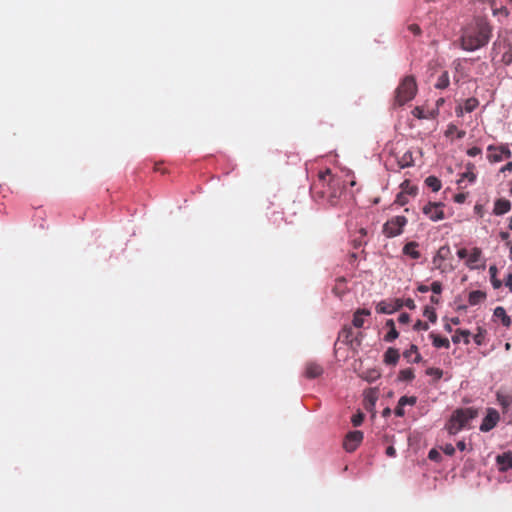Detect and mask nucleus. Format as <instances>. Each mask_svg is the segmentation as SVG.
I'll return each instance as SVG.
<instances>
[{"mask_svg": "<svg viewBox=\"0 0 512 512\" xmlns=\"http://www.w3.org/2000/svg\"><path fill=\"white\" fill-rule=\"evenodd\" d=\"M490 30L485 22L477 23L465 30L462 37V47L474 51L485 45L489 39Z\"/></svg>", "mask_w": 512, "mask_h": 512, "instance_id": "nucleus-1", "label": "nucleus"}, {"mask_svg": "<svg viewBox=\"0 0 512 512\" xmlns=\"http://www.w3.org/2000/svg\"><path fill=\"white\" fill-rule=\"evenodd\" d=\"M476 416V412L472 409L457 410L447 424V430L450 434L458 433L464 428L470 419Z\"/></svg>", "mask_w": 512, "mask_h": 512, "instance_id": "nucleus-2", "label": "nucleus"}, {"mask_svg": "<svg viewBox=\"0 0 512 512\" xmlns=\"http://www.w3.org/2000/svg\"><path fill=\"white\" fill-rule=\"evenodd\" d=\"M416 94V84L413 78L407 77L397 89V101L403 104L411 100Z\"/></svg>", "mask_w": 512, "mask_h": 512, "instance_id": "nucleus-3", "label": "nucleus"}, {"mask_svg": "<svg viewBox=\"0 0 512 512\" xmlns=\"http://www.w3.org/2000/svg\"><path fill=\"white\" fill-rule=\"evenodd\" d=\"M407 224V219L403 216H396L387 221L383 226V233L387 237H395L402 233L404 226Z\"/></svg>", "mask_w": 512, "mask_h": 512, "instance_id": "nucleus-4", "label": "nucleus"}, {"mask_svg": "<svg viewBox=\"0 0 512 512\" xmlns=\"http://www.w3.org/2000/svg\"><path fill=\"white\" fill-rule=\"evenodd\" d=\"M450 255V249L447 246H442L437 251L435 257L433 258V264L436 269H439L442 273L450 272L454 269V267L450 264L444 263L445 260Z\"/></svg>", "mask_w": 512, "mask_h": 512, "instance_id": "nucleus-5", "label": "nucleus"}, {"mask_svg": "<svg viewBox=\"0 0 512 512\" xmlns=\"http://www.w3.org/2000/svg\"><path fill=\"white\" fill-rule=\"evenodd\" d=\"M511 157V151L507 146H494L490 145L487 148V158L491 163L501 162L505 158Z\"/></svg>", "mask_w": 512, "mask_h": 512, "instance_id": "nucleus-6", "label": "nucleus"}, {"mask_svg": "<svg viewBox=\"0 0 512 512\" xmlns=\"http://www.w3.org/2000/svg\"><path fill=\"white\" fill-rule=\"evenodd\" d=\"M499 413L494 409H488L486 417L480 426V430L487 432L491 430L499 421Z\"/></svg>", "mask_w": 512, "mask_h": 512, "instance_id": "nucleus-7", "label": "nucleus"}, {"mask_svg": "<svg viewBox=\"0 0 512 512\" xmlns=\"http://www.w3.org/2000/svg\"><path fill=\"white\" fill-rule=\"evenodd\" d=\"M424 214H426L431 220L438 221L443 219L444 213L439 203H429L423 208Z\"/></svg>", "mask_w": 512, "mask_h": 512, "instance_id": "nucleus-8", "label": "nucleus"}, {"mask_svg": "<svg viewBox=\"0 0 512 512\" xmlns=\"http://www.w3.org/2000/svg\"><path fill=\"white\" fill-rule=\"evenodd\" d=\"M363 439V434L360 431L350 432L344 442V447L347 451H354Z\"/></svg>", "mask_w": 512, "mask_h": 512, "instance_id": "nucleus-9", "label": "nucleus"}, {"mask_svg": "<svg viewBox=\"0 0 512 512\" xmlns=\"http://www.w3.org/2000/svg\"><path fill=\"white\" fill-rule=\"evenodd\" d=\"M401 306V301L399 299H395L391 301H382L378 303L376 309L380 313L390 314L398 310Z\"/></svg>", "mask_w": 512, "mask_h": 512, "instance_id": "nucleus-10", "label": "nucleus"}, {"mask_svg": "<svg viewBox=\"0 0 512 512\" xmlns=\"http://www.w3.org/2000/svg\"><path fill=\"white\" fill-rule=\"evenodd\" d=\"M496 462L500 471H507L512 469V456L509 453H504L496 457Z\"/></svg>", "mask_w": 512, "mask_h": 512, "instance_id": "nucleus-11", "label": "nucleus"}, {"mask_svg": "<svg viewBox=\"0 0 512 512\" xmlns=\"http://www.w3.org/2000/svg\"><path fill=\"white\" fill-rule=\"evenodd\" d=\"M481 259V250L479 248H473L467 257L466 264L469 268L475 269L478 267V262Z\"/></svg>", "mask_w": 512, "mask_h": 512, "instance_id": "nucleus-12", "label": "nucleus"}, {"mask_svg": "<svg viewBox=\"0 0 512 512\" xmlns=\"http://www.w3.org/2000/svg\"><path fill=\"white\" fill-rule=\"evenodd\" d=\"M511 204L506 199H498L494 205V213L496 215H502L510 210Z\"/></svg>", "mask_w": 512, "mask_h": 512, "instance_id": "nucleus-13", "label": "nucleus"}, {"mask_svg": "<svg viewBox=\"0 0 512 512\" xmlns=\"http://www.w3.org/2000/svg\"><path fill=\"white\" fill-rule=\"evenodd\" d=\"M417 246H418V244L416 242L407 243L403 248L404 254H406L414 259L419 258L420 253L417 250Z\"/></svg>", "mask_w": 512, "mask_h": 512, "instance_id": "nucleus-14", "label": "nucleus"}, {"mask_svg": "<svg viewBox=\"0 0 512 512\" xmlns=\"http://www.w3.org/2000/svg\"><path fill=\"white\" fill-rule=\"evenodd\" d=\"M399 359V353L394 348H389L384 355V362L386 364L395 365Z\"/></svg>", "mask_w": 512, "mask_h": 512, "instance_id": "nucleus-15", "label": "nucleus"}, {"mask_svg": "<svg viewBox=\"0 0 512 512\" xmlns=\"http://www.w3.org/2000/svg\"><path fill=\"white\" fill-rule=\"evenodd\" d=\"M403 356L411 362H419L420 356L417 353V347L411 346V348L403 353Z\"/></svg>", "mask_w": 512, "mask_h": 512, "instance_id": "nucleus-16", "label": "nucleus"}, {"mask_svg": "<svg viewBox=\"0 0 512 512\" xmlns=\"http://www.w3.org/2000/svg\"><path fill=\"white\" fill-rule=\"evenodd\" d=\"M370 314L367 310H359L355 313L353 324L356 327H361L364 323V316H368Z\"/></svg>", "mask_w": 512, "mask_h": 512, "instance_id": "nucleus-17", "label": "nucleus"}, {"mask_svg": "<svg viewBox=\"0 0 512 512\" xmlns=\"http://www.w3.org/2000/svg\"><path fill=\"white\" fill-rule=\"evenodd\" d=\"M437 114V110L425 111L424 108H415L414 115L418 118H433Z\"/></svg>", "mask_w": 512, "mask_h": 512, "instance_id": "nucleus-18", "label": "nucleus"}, {"mask_svg": "<svg viewBox=\"0 0 512 512\" xmlns=\"http://www.w3.org/2000/svg\"><path fill=\"white\" fill-rule=\"evenodd\" d=\"M494 315L502 320L505 326H509L511 323L510 318L506 315L505 310L502 307H497L494 311Z\"/></svg>", "mask_w": 512, "mask_h": 512, "instance_id": "nucleus-19", "label": "nucleus"}, {"mask_svg": "<svg viewBox=\"0 0 512 512\" xmlns=\"http://www.w3.org/2000/svg\"><path fill=\"white\" fill-rule=\"evenodd\" d=\"M469 335H470V332L467 330H457L455 335L452 337V340L455 343H459L461 341V339H463L465 343H468Z\"/></svg>", "mask_w": 512, "mask_h": 512, "instance_id": "nucleus-20", "label": "nucleus"}, {"mask_svg": "<svg viewBox=\"0 0 512 512\" xmlns=\"http://www.w3.org/2000/svg\"><path fill=\"white\" fill-rule=\"evenodd\" d=\"M377 394L375 391L370 390L365 395V403L367 408H372L377 401Z\"/></svg>", "mask_w": 512, "mask_h": 512, "instance_id": "nucleus-21", "label": "nucleus"}, {"mask_svg": "<svg viewBox=\"0 0 512 512\" xmlns=\"http://www.w3.org/2000/svg\"><path fill=\"white\" fill-rule=\"evenodd\" d=\"M386 325L390 328V331L386 335L385 339L387 341H392V340L396 339L398 337V333H397V331L395 329V325H394L393 320H388Z\"/></svg>", "mask_w": 512, "mask_h": 512, "instance_id": "nucleus-22", "label": "nucleus"}, {"mask_svg": "<svg viewBox=\"0 0 512 512\" xmlns=\"http://www.w3.org/2000/svg\"><path fill=\"white\" fill-rule=\"evenodd\" d=\"M427 185L432 188L433 191H438L441 187L440 181L433 176H430L426 179Z\"/></svg>", "mask_w": 512, "mask_h": 512, "instance_id": "nucleus-23", "label": "nucleus"}, {"mask_svg": "<svg viewBox=\"0 0 512 512\" xmlns=\"http://www.w3.org/2000/svg\"><path fill=\"white\" fill-rule=\"evenodd\" d=\"M414 378V373L411 369L402 370L399 374V379L402 381H410Z\"/></svg>", "mask_w": 512, "mask_h": 512, "instance_id": "nucleus-24", "label": "nucleus"}, {"mask_svg": "<svg viewBox=\"0 0 512 512\" xmlns=\"http://www.w3.org/2000/svg\"><path fill=\"white\" fill-rule=\"evenodd\" d=\"M484 298V294L482 292H479V291H475V292H472L470 294V298H469V301L471 304H477L478 302H480L482 299Z\"/></svg>", "mask_w": 512, "mask_h": 512, "instance_id": "nucleus-25", "label": "nucleus"}, {"mask_svg": "<svg viewBox=\"0 0 512 512\" xmlns=\"http://www.w3.org/2000/svg\"><path fill=\"white\" fill-rule=\"evenodd\" d=\"M497 399H498L499 404H500L504 409H507V408H508V406H509V405H510V403H511V399H510V397L505 396V395L498 394V395H497Z\"/></svg>", "mask_w": 512, "mask_h": 512, "instance_id": "nucleus-26", "label": "nucleus"}, {"mask_svg": "<svg viewBox=\"0 0 512 512\" xmlns=\"http://www.w3.org/2000/svg\"><path fill=\"white\" fill-rule=\"evenodd\" d=\"M433 344L436 347H449V341L445 338H440L438 336H433Z\"/></svg>", "mask_w": 512, "mask_h": 512, "instance_id": "nucleus-27", "label": "nucleus"}, {"mask_svg": "<svg viewBox=\"0 0 512 512\" xmlns=\"http://www.w3.org/2000/svg\"><path fill=\"white\" fill-rule=\"evenodd\" d=\"M416 403L415 397H406L403 396L399 399V406H405V405H414Z\"/></svg>", "mask_w": 512, "mask_h": 512, "instance_id": "nucleus-28", "label": "nucleus"}, {"mask_svg": "<svg viewBox=\"0 0 512 512\" xmlns=\"http://www.w3.org/2000/svg\"><path fill=\"white\" fill-rule=\"evenodd\" d=\"M477 104H478L477 100H475V99H468L465 102L464 109H465L466 112H471V111H473L475 109Z\"/></svg>", "mask_w": 512, "mask_h": 512, "instance_id": "nucleus-29", "label": "nucleus"}, {"mask_svg": "<svg viewBox=\"0 0 512 512\" xmlns=\"http://www.w3.org/2000/svg\"><path fill=\"white\" fill-rule=\"evenodd\" d=\"M449 80L447 74H443L441 78L439 79L438 83L436 84L437 88H446L448 86Z\"/></svg>", "mask_w": 512, "mask_h": 512, "instance_id": "nucleus-30", "label": "nucleus"}, {"mask_svg": "<svg viewBox=\"0 0 512 512\" xmlns=\"http://www.w3.org/2000/svg\"><path fill=\"white\" fill-rule=\"evenodd\" d=\"M427 374L435 377L436 379H440L443 375V372L438 368H429L427 370Z\"/></svg>", "mask_w": 512, "mask_h": 512, "instance_id": "nucleus-31", "label": "nucleus"}, {"mask_svg": "<svg viewBox=\"0 0 512 512\" xmlns=\"http://www.w3.org/2000/svg\"><path fill=\"white\" fill-rule=\"evenodd\" d=\"M424 315L431 321V322H435L436 321V314L434 312L433 309L429 308V307H426L425 310H424Z\"/></svg>", "mask_w": 512, "mask_h": 512, "instance_id": "nucleus-32", "label": "nucleus"}, {"mask_svg": "<svg viewBox=\"0 0 512 512\" xmlns=\"http://www.w3.org/2000/svg\"><path fill=\"white\" fill-rule=\"evenodd\" d=\"M321 373H322V369L318 366L310 367L308 369V375H309V377H312V378L317 377Z\"/></svg>", "mask_w": 512, "mask_h": 512, "instance_id": "nucleus-33", "label": "nucleus"}, {"mask_svg": "<svg viewBox=\"0 0 512 512\" xmlns=\"http://www.w3.org/2000/svg\"><path fill=\"white\" fill-rule=\"evenodd\" d=\"M380 373L377 370L370 371L367 375H365V379L368 381H374L379 378Z\"/></svg>", "mask_w": 512, "mask_h": 512, "instance_id": "nucleus-34", "label": "nucleus"}, {"mask_svg": "<svg viewBox=\"0 0 512 512\" xmlns=\"http://www.w3.org/2000/svg\"><path fill=\"white\" fill-rule=\"evenodd\" d=\"M501 61L505 64H510L512 62V53L508 50L502 54Z\"/></svg>", "mask_w": 512, "mask_h": 512, "instance_id": "nucleus-35", "label": "nucleus"}, {"mask_svg": "<svg viewBox=\"0 0 512 512\" xmlns=\"http://www.w3.org/2000/svg\"><path fill=\"white\" fill-rule=\"evenodd\" d=\"M363 418H364V415L362 413H359L357 415H355L353 418H352V422L355 426H358L362 423L363 421Z\"/></svg>", "mask_w": 512, "mask_h": 512, "instance_id": "nucleus-36", "label": "nucleus"}, {"mask_svg": "<svg viewBox=\"0 0 512 512\" xmlns=\"http://www.w3.org/2000/svg\"><path fill=\"white\" fill-rule=\"evenodd\" d=\"M429 458H430L431 460H435V461H437V460H439V458H440V454H439V452H438V451H436L435 449H432V450L429 452Z\"/></svg>", "mask_w": 512, "mask_h": 512, "instance_id": "nucleus-37", "label": "nucleus"}, {"mask_svg": "<svg viewBox=\"0 0 512 512\" xmlns=\"http://www.w3.org/2000/svg\"><path fill=\"white\" fill-rule=\"evenodd\" d=\"M414 328L416 330H427L428 329V325L426 323H423L421 321H418L415 325H414Z\"/></svg>", "mask_w": 512, "mask_h": 512, "instance_id": "nucleus-38", "label": "nucleus"}, {"mask_svg": "<svg viewBox=\"0 0 512 512\" xmlns=\"http://www.w3.org/2000/svg\"><path fill=\"white\" fill-rule=\"evenodd\" d=\"M443 451L447 454V455H453L455 449L454 447L451 445V444H447L445 445V447L443 448Z\"/></svg>", "mask_w": 512, "mask_h": 512, "instance_id": "nucleus-39", "label": "nucleus"}, {"mask_svg": "<svg viewBox=\"0 0 512 512\" xmlns=\"http://www.w3.org/2000/svg\"><path fill=\"white\" fill-rule=\"evenodd\" d=\"M431 289L434 293H440L441 292V284L439 282H434L431 286Z\"/></svg>", "mask_w": 512, "mask_h": 512, "instance_id": "nucleus-40", "label": "nucleus"}, {"mask_svg": "<svg viewBox=\"0 0 512 512\" xmlns=\"http://www.w3.org/2000/svg\"><path fill=\"white\" fill-rule=\"evenodd\" d=\"M457 254H458L459 258L464 259V258L468 257L469 251L467 249L463 248V249H460Z\"/></svg>", "mask_w": 512, "mask_h": 512, "instance_id": "nucleus-41", "label": "nucleus"}, {"mask_svg": "<svg viewBox=\"0 0 512 512\" xmlns=\"http://www.w3.org/2000/svg\"><path fill=\"white\" fill-rule=\"evenodd\" d=\"M480 153H481V150L479 148H477V147H473V148L468 150V154L470 156H476V155H478Z\"/></svg>", "mask_w": 512, "mask_h": 512, "instance_id": "nucleus-42", "label": "nucleus"}, {"mask_svg": "<svg viewBox=\"0 0 512 512\" xmlns=\"http://www.w3.org/2000/svg\"><path fill=\"white\" fill-rule=\"evenodd\" d=\"M512 171V162H508L504 167L501 168L500 172Z\"/></svg>", "mask_w": 512, "mask_h": 512, "instance_id": "nucleus-43", "label": "nucleus"}, {"mask_svg": "<svg viewBox=\"0 0 512 512\" xmlns=\"http://www.w3.org/2000/svg\"><path fill=\"white\" fill-rule=\"evenodd\" d=\"M399 321L401 323H408L409 321V315L404 313V314H401L400 317H399Z\"/></svg>", "mask_w": 512, "mask_h": 512, "instance_id": "nucleus-44", "label": "nucleus"}, {"mask_svg": "<svg viewBox=\"0 0 512 512\" xmlns=\"http://www.w3.org/2000/svg\"><path fill=\"white\" fill-rule=\"evenodd\" d=\"M456 131H457V128H456L455 126L451 125V126H449V128H448V130H447L446 134H447L448 136H451V135H453V133H454V132H456Z\"/></svg>", "mask_w": 512, "mask_h": 512, "instance_id": "nucleus-45", "label": "nucleus"}, {"mask_svg": "<svg viewBox=\"0 0 512 512\" xmlns=\"http://www.w3.org/2000/svg\"><path fill=\"white\" fill-rule=\"evenodd\" d=\"M465 200V195L464 194H457L455 196V201L458 202V203H461Z\"/></svg>", "mask_w": 512, "mask_h": 512, "instance_id": "nucleus-46", "label": "nucleus"}, {"mask_svg": "<svg viewBox=\"0 0 512 512\" xmlns=\"http://www.w3.org/2000/svg\"><path fill=\"white\" fill-rule=\"evenodd\" d=\"M506 286L512 291V274L507 277Z\"/></svg>", "mask_w": 512, "mask_h": 512, "instance_id": "nucleus-47", "label": "nucleus"}, {"mask_svg": "<svg viewBox=\"0 0 512 512\" xmlns=\"http://www.w3.org/2000/svg\"><path fill=\"white\" fill-rule=\"evenodd\" d=\"M395 413H396V415H398V416H403V415H404L403 406H399V405H398V407H397V408H396V410H395Z\"/></svg>", "mask_w": 512, "mask_h": 512, "instance_id": "nucleus-48", "label": "nucleus"}, {"mask_svg": "<svg viewBox=\"0 0 512 512\" xmlns=\"http://www.w3.org/2000/svg\"><path fill=\"white\" fill-rule=\"evenodd\" d=\"M397 202L400 205H404L406 203V200H405V198L402 195H399L398 198H397Z\"/></svg>", "mask_w": 512, "mask_h": 512, "instance_id": "nucleus-49", "label": "nucleus"}, {"mask_svg": "<svg viewBox=\"0 0 512 512\" xmlns=\"http://www.w3.org/2000/svg\"><path fill=\"white\" fill-rule=\"evenodd\" d=\"M406 306L409 307L410 309L415 308V304H414L413 300H410V299L406 301Z\"/></svg>", "mask_w": 512, "mask_h": 512, "instance_id": "nucleus-50", "label": "nucleus"}, {"mask_svg": "<svg viewBox=\"0 0 512 512\" xmlns=\"http://www.w3.org/2000/svg\"><path fill=\"white\" fill-rule=\"evenodd\" d=\"M489 272L491 274L492 279H494L495 275H496V267L491 266L490 269H489Z\"/></svg>", "mask_w": 512, "mask_h": 512, "instance_id": "nucleus-51", "label": "nucleus"}, {"mask_svg": "<svg viewBox=\"0 0 512 512\" xmlns=\"http://www.w3.org/2000/svg\"><path fill=\"white\" fill-rule=\"evenodd\" d=\"M457 447H458L461 451H463V450H465V449H466V445H465V443H464L463 441L458 442V443H457Z\"/></svg>", "mask_w": 512, "mask_h": 512, "instance_id": "nucleus-52", "label": "nucleus"}, {"mask_svg": "<svg viewBox=\"0 0 512 512\" xmlns=\"http://www.w3.org/2000/svg\"><path fill=\"white\" fill-rule=\"evenodd\" d=\"M387 454L393 456L395 454V449L392 446L388 447Z\"/></svg>", "mask_w": 512, "mask_h": 512, "instance_id": "nucleus-53", "label": "nucleus"}, {"mask_svg": "<svg viewBox=\"0 0 512 512\" xmlns=\"http://www.w3.org/2000/svg\"><path fill=\"white\" fill-rule=\"evenodd\" d=\"M464 110H465V109H464L463 107L459 106V107L457 108V110H456L457 115H458V116H462V115H463V111H464Z\"/></svg>", "mask_w": 512, "mask_h": 512, "instance_id": "nucleus-54", "label": "nucleus"}, {"mask_svg": "<svg viewBox=\"0 0 512 512\" xmlns=\"http://www.w3.org/2000/svg\"><path fill=\"white\" fill-rule=\"evenodd\" d=\"M500 236H501L502 239L506 240L508 238V233L507 232H501Z\"/></svg>", "mask_w": 512, "mask_h": 512, "instance_id": "nucleus-55", "label": "nucleus"}, {"mask_svg": "<svg viewBox=\"0 0 512 512\" xmlns=\"http://www.w3.org/2000/svg\"><path fill=\"white\" fill-rule=\"evenodd\" d=\"M391 410L389 408L384 409L383 415L386 417L390 414Z\"/></svg>", "mask_w": 512, "mask_h": 512, "instance_id": "nucleus-56", "label": "nucleus"}, {"mask_svg": "<svg viewBox=\"0 0 512 512\" xmlns=\"http://www.w3.org/2000/svg\"><path fill=\"white\" fill-rule=\"evenodd\" d=\"M465 177L469 178L470 181H473L475 176L473 174H465Z\"/></svg>", "mask_w": 512, "mask_h": 512, "instance_id": "nucleus-57", "label": "nucleus"}, {"mask_svg": "<svg viewBox=\"0 0 512 512\" xmlns=\"http://www.w3.org/2000/svg\"><path fill=\"white\" fill-rule=\"evenodd\" d=\"M410 29L412 31H414V32H418L419 31V28L417 26H415V25L410 26Z\"/></svg>", "mask_w": 512, "mask_h": 512, "instance_id": "nucleus-58", "label": "nucleus"}, {"mask_svg": "<svg viewBox=\"0 0 512 512\" xmlns=\"http://www.w3.org/2000/svg\"><path fill=\"white\" fill-rule=\"evenodd\" d=\"M419 290L422 292H427L428 288L426 286H421V287H419Z\"/></svg>", "mask_w": 512, "mask_h": 512, "instance_id": "nucleus-59", "label": "nucleus"}, {"mask_svg": "<svg viewBox=\"0 0 512 512\" xmlns=\"http://www.w3.org/2000/svg\"><path fill=\"white\" fill-rule=\"evenodd\" d=\"M451 322L455 325L459 324V319L458 318H453L451 319Z\"/></svg>", "mask_w": 512, "mask_h": 512, "instance_id": "nucleus-60", "label": "nucleus"}, {"mask_svg": "<svg viewBox=\"0 0 512 512\" xmlns=\"http://www.w3.org/2000/svg\"><path fill=\"white\" fill-rule=\"evenodd\" d=\"M493 280V284L496 288H498L500 286V282L496 281L495 279H492Z\"/></svg>", "mask_w": 512, "mask_h": 512, "instance_id": "nucleus-61", "label": "nucleus"}, {"mask_svg": "<svg viewBox=\"0 0 512 512\" xmlns=\"http://www.w3.org/2000/svg\"><path fill=\"white\" fill-rule=\"evenodd\" d=\"M475 341H476L478 344H480V343H481V338H480V336H479V335H476V336H475Z\"/></svg>", "mask_w": 512, "mask_h": 512, "instance_id": "nucleus-62", "label": "nucleus"}, {"mask_svg": "<svg viewBox=\"0 0 512 512\" xmlns=\"http://www.w3.org/2000/svg\"><path fill=\"white\" fill-rule=\"evenodd\" d=\"M444 103V99H439L437 101V107H439L440 105H442Z\"/></svg>", "mask_w": 512, "mask_h": 512, "instance_id": "nucleus-63", "label": "nucleus"}, {"mask_svg": "<svg viewBox=\"0 0 512 512\" xmlns=\"http://www.w3.org/2000/svg\"><path fill=\"white\" fill-rule=\"evenodd\" d=\"M509 228L512 229V217L509 220Z\"/></svg>", "mask_w": 512, "mask_h": 512, "instance_id": "nucleus-64", "label": "nucleus"}]
</instances>
